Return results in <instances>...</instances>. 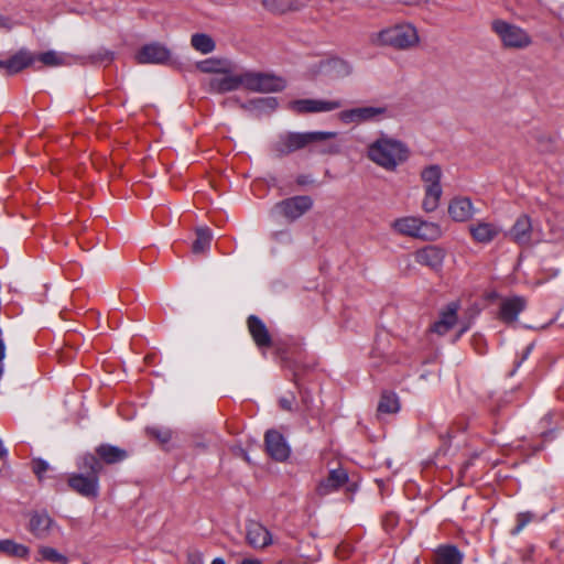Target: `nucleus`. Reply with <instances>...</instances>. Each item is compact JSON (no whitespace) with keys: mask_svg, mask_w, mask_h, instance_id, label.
<instances>
[{"mask_svg":"<svg viewBox=\"0 0 564 564\" xmlns=\"http://www.w3.org/2000/svg\"><path fill=\"white\" fill-rule=\"evenodd\" d=\"M469 328H470L469 322L462 323V327H460L459 332L457 333L455 340L459 339Z\"/></svg>","mask_w":564,"mask_h":564,"instance_id":"nucleus-42","label":"nucleus"},{"mask_svg":"<svg viewBox=\"0 0 564 564\" xmlns=\"http://www.w3.org/2000/svg\"><path fill=\"white\" fill-rule=\"evenodd\" d=\"M212 564H226V562H225L223 558L217 557V558H215V560L213 561V563H212Z\"/></svg>","mask_w":564,"mask_h":564,"instance_id":"nucleus-49","label":"nucleus"},{"mask_svg":"<svg viewBox=\"0 0 564 564\" xmlns=\"http://www.w3.org/2000/svg\"><path fill=\"white\" fill-rule=\"evenodd\" d=\"M530 350H531V346H529V347L527 348V352H525V355H528V354L530 352ZM525 357H527V356H524V358H525Z\"/></svg>","mask_w":564,"mask_h":564,"instance_id":"nucleus-51","label":"nucleus"},{"mask_svg":"<svg viewBox=\"0 0 564 564\" xmlns=\"http://www.w3.org/2000/svg\"><path fill=\"white\" fill-rule=\"evenodd\" d=\"M249 105L260 112H270L276 109L279 102L275 97H261L251 100Z\"/></svg>","mask_w":564,"mask_h":564,"instance_id":"nucleus-36","label":"nucleus"},{"mask_svg":"<svg viewBox=\"0 0 564 564\" xmlns=\"http://www.w3.org/2000/svg\"><path fill=\"white\" fill-rule=\"evenodd\" d=\"M86 474H73L68 478V486L85 498H97L99 495V475L102 470V463L94 454H85L78 464Z\"/></svg>","mask_w":564,"mask_h":564,"instance_id":"nucleus-2","label":"nucleus"},{"mask_svg":"<svg viewBox=\"0 0 564 564\" xmlns=\"http://www.w3.org/2000/svg\"><path fill=\"white\" fill-rule=\"evenodd\" d=\"M8 455V451L4 447L2 441L0 440V459L6 457Z\"/></svg>","mask_w":564,"mask_h":564,"instance_id":"nucleus-46","label":"nucleus"},{"mask_svg":"<svg viewBox=\"0 0 564 564\" xmlns=\"http://www.w3.org/2000/svg\"><path fill=\"white\" fill-rule=\"evenodd\" d=\"M262 6L270 12L283 14L289 11L299 10V0H261Z\"/></svg>","mask_w":564,"mask_h":564,"instance_id":"nucleus-28","label":"nucleus"},{"mask_svg":"<svg viewBox=\"0 0 564 564\" xmlns=\"http://www.w3.org/2000/svg\"><path fill=\"white\" fill-rule=\"evenodd\" d=\"M209 91L226 94L243 88V72L232 73L230 64L208 82Z\"/></svg>","mask_w":564,"mask_h":564,"instance_id":"nucleus-11","label":"nucleus"},{"mask_svg":"<svg viewBox=\"0 0 564 564\" xmlns=\"http://www.w3.org/2000/svg\"><path fill=\"white\" fill-rule=\"evenodd\" d=\"M147 433L158 440L161 444H166L172 438V432L169 429L160 427V426H152L147 429Z\"/></svg>","mask_w":564,"mask_h":564,"instance_id":"nucleus-37","label":"nucleus"},{"mask_svg":"<svg viewBox=\"0 0 564 564\" xmlns=\"http://www.w3.org/2000/svg\"><path fill=\"white\" fill-rule=\"evenodd\" d=\"M441 178L442 170L437 164L429 165L421 172V180L424 184L422 208L427 213L434 212L440 205L443 194Z\"/></svg>","mask_w":564,"mask_h":564,"instance_id":"nucleus-8","label":"nucleus"},{"mask_svg":"<svg viewBox=\"0 0 564 564\" xmlns=\"http://www.w3.org/2000/svg\"><path fill=\"white\" fill-rule=\"evenodd\" d=\"M473 239L479 243H489L501 232V228L492 223L478 221L469 226Z\"/></svg>","mask_w":564,"mask_h":564,"instance_id":"nucleus-23","label":"nucleus"},{"mask_svg":"<svg viewBox=\"0 0 564 564\" xmlns=\"http://www.w3.org/2000/svg\"><path fill=\"white\" fill-rule=\"evenodd\" d=\"M57 527L46 511H34L30 514L29 531L37 539H46Z\"/></svg>","mask_w":564,"mask_h":564,"instance_id":"nucleus-20","label":"nucleus"},{"mask_svg":"<svg viewBox=\"0 0 564 564\" xmlns=\"http://www.w3.org/2000/svg\"><path fill=\"white\" fill-rule=\"evenodd\" d=\"M249 333L256 345L260 348L271 346V336L265 324L256 315H250L247 321Z\"/></svg>","mask_w":564,"mask_h":564,"instance_id":"nucleus-25","label":"nucleus"},{"mask_svg":"<svg viewBox=\"0 0 564 564\" xmlns=\"http://www.w3.org/2000/svg\"><path fill=\"white\" fill-rule=\"evenodd\" d=\"M448 214L455 221H467L475 214V208L468 197H455L448 205Z\"/></svg>","mask_w":564,"mask_h":564,"instance_id":"nucleus-24","label":"nucleus"},{"mask_svg":"<svg viewBox=\"0 0 564 564\" xmlns=\"http://www.w3.org/2000/svg\"><path fill=\"white\" fill-rule=\"evenodd\" d=\"M279 402H280V405H281L282 409L291 410V408H292L291 400H289L286 398H281Z\"/></svg>","mask_w":564,"mask_h":564,"instance_id":"nucleus-43","label":"nucleus"},{"mask_svg":"<svg viewBox=\"0 0 564 564\" xmlns=\"http://www.w3.org/2000/svg\"><path fill=\"white\" fill-rule=\"evenodd\" d=\"M313 207V199L307 195L293 196L274 205L273 212L283 216L289 223L295 221Z\"/></svg>","mask_w":564,"mask_h":564,"instance_id":"nucleus-10","label":"nucleus"},{"mask_svg":"<svg viewBox=\"0 0 564 564\" xmlns=\"http://www.w3.org/2000/svg\"><path fill=\"white\" fill-rule=\"evenodd\" d=\"M36 56V61L42 62L46 66H57L63 63V57L54 51H47Z\"/></svg>","mask_w":564,"mask_h":564,"instance_id":"nucleus-38","label":"nucleus"},{"mask_svg":"<svg viewBox=\"0 0 564 564\" xmlns=\"http://www.w3.org/2000/svg\"><path fill=\"white\" fill-rule=\"evenodd\" d=\"M285 87V79L273 73L243 70V89L268 94L282 91Z\"/></svg>","mask_w":564,"mask_h":564,"instance_id":"nucleus-9","label":"nucleus"},{"mask_svg":"<svg viewBox=\"0 0 564 564\" xmlns=\"http://www.w3.org/2000/svg\"><path fill=\"white\" fill-rule=\"evenodd\" d=\"M246 540L253 549H264L272 543V535L262 523L249 520L246 523Z\"/></svg>","mask_w":564,"mask_h":564,"instance_id":"nucleus-17","label":"nucleus"},{"mask_svg":"<svg viewBox=\"0 0 564 564\" xmlns=\"http://www.w3.org/2000/svg\"><path fill=\"white\" fill-rule=\"evenodd\" d=\"M400 410L399 398L394 392L384 391L378 403L377 411L379 414H394Z\"/></svg>","mask_w":564,"mask_h":564,"instance_id":"nucleus-30","label":"nucleus"},{"mask_svg":"<svg viewBox=\"0 0 564 564\" xmlns=\"http://www.w3.org/2000/svg\"><path fill=\"white\" fill-rule=\"evenodd\" d=\"M337 117L344 124L360 126L391 120L395 113L391 106L379 104L345 109L339 111Z\"/></svg>","mask_w":564,"mask_h":564,"instance_id":"nucleus-4","label":"nucleus"},{"mask_svg":"<svg viewBox=\"0 0 564 564\" xmlns=\"http://www.w3.org/2000/svg\"><path fill=\"white\" fill-rule=\"evenodd\" d=\"M265 448L270 457L278 462H284L290 456V447L283 435L274 430H270L264 436Z\"/></svg>","mask_w":564,"mask_h":564,"instance_id":"nucleus-16","label":"nucleus"},{"mask_svg":"<svg viewBox=\"0 0 564 564\" xmlns=\"http://www.w3.org/2000/svg\"><path fill=\"white\" fill-rule=\"evenodd\" d=\"M527 307V301L524 297L513 295L503 297L499 304L498 318L505 324H512L517 322L518 316Z\"/></svg>","mask_w":564,"mask_h":564,"instance_id":"nucleus-14","label":"nucleus"},{"mask_svg":"<svg viewBox=\"0 0 564 564\" xmlns=\"http://www.w3.org/2000/svg\"><path fill=\"white\" fill-rule=\"evenodd\" d=\"M48 464L44 459L37 458L33 460L32 469L34 474L41 479L43 475L48 470Z\"/></svg>","mask_w":564,"mask_h":564,"instance_id":"nucleus-40","label":"nucleus"},{"mask_svg":"<svg viewBox=\"0 0 564 564\" xmlns=\"http://www.w3.org/2000/svg\"><path fill=\"white\" fill-rule=\"evenodd\" d=\"M341 107L339 100L297 99L289 104V108L296 113L329 112Z\"/></svg>","mask_w":564,"mask_h":564,"instance_id":"nucleus-12","label":"nucleus"},{"mask_svg":"<svg viewBox=\"0 0 564 564\" xmlns=\"http://www.w3.org/2000/svg\"><path fill=\"white\" fill-rule=\"evenodd\" d=\"M35 61V54L26 48H21L11 57L3 59L2 69L7 75H14L31 66Z\"/></svg>","mask_w":564,"mask_h":564,"instance_id":"nucleus-21","label":"nucleus"},{"mask_svg":"<svg viewBox=\"0 0 564 564\" xmlns=\"http://www.w3.org/2000/svg\"><path fill=\"white\" fill-rule=\"evenodd\" d=\"M410 155L411 151L406 143L384 132H380L367 148V158L389 172L405 163Z\"/></svg>","mask_w":564,"mask_h":564,"instance_id":"nucleus-1","label":"nucleus"},{"mask_svg":"<svg viewBox=\"0 0 564 564\" xmlns=\"http://www.w3.org/2000/svg\"><path fill=\"white\" fill-rule=\"evenodd\" d=\"M392 227L403 236L422 240H436L442 235L441 227L437 224L411 216L395 219Z\"/></svg>","mask_w":564,"mask_h":564,"instance_id":"nucleus-6","label":"nucleus"},{"mask_svg":"<svg viewBox=\"0 0 564 564\" xmlns=\"http://www.w3.org/2000/svg\"><path fill=\"white\" fill-rule=\"evenodd\" d=\"M170 57V50L160 43L147 44L137 54V59L141 64H164Z\"/></svg>","mask_w":564,"mask_h":564,"instance_id":"nucleus-19","label":"nucleus"},{"mask_svg":"<svg viewBox=\"0 0 564 564\" xmlns=\"http://www.w3.org/2000/svg\"><path fill=\"white\" fill-rule=\"evenodd\" d=\"M323 67L326 73L337 78L346 77L351 73L350 64L339 57L328 59Z\"/></svg>","mask_w":564,"mask_h":564,"instance_id":"nucleus-29","label":"nucleus"},{"mask_svg":"<svg viewBox=\"0 0 564 564\" xmlns=\"http://www.w3.org/2000/svg\"><path fill=\"white\" fill-rule=\"evenodd\" d=\"M348 481V474L343 468L332 469L328 476L321 480L316 487L319 496H327L341 488Z\"/></svg>","mask_w":564,"mask_h":564,"instance_id":"nucleus-22","label":"nucleus"},{"mask_svg":"<svg viewBox=\"0 0 564 564\" xmlns=\"http://www.w3.org/2000/svg\"><path fill=\"white\" fill-rule=\"evenodd\" d=\"M213 239V235L209 228L203 227L196 230V239L193 242L192 251L194 253H204L206 252Z\"/></svg>","mask_w":564,"mask_h":564,"instance_id":"nucleus-33","label":"nucleus"},{"mask_svg":"<svg viewBox=\"0 0 564 564\" xmlns=\"http://www.w3.org/2000/svg\"><path fill=\"white\" fill-rule=\"evenodd\" d=\"M191 564H203L200 556H193L191 558Z\"/></svg>","mask_w":564,"mask_h":564,"instance_id":"nucleus-48","label":"nucleus"},{"mask_svg":"<svg viewBox=\"0 0 564 564\" xmlns=\"http://www.w3.org/2000/svg\"><path fill=\"white\" fill-rule=\"evenodd\" d=\"M3 360H0V377L2 376L3 373V364H2Z\"/></svg>","mask_w":564,"mask_h":564,"instance_id":"nucleus-50","label":"nucleus"},{"mask_svg":"<svg viewBox=\"0 0 564 564\" xmlns=\"http://www.w3.org/2000/svg\"><path fill=\"white\" fill-rule=\"evenodd\" d=\"M96 454L100 463L104 462L108 465L123 462L128 457V453L124 449L110 444L99 445L96 448Z\"/></svg>","mask_w":564,"mask_h":564,"instance_id":"nucleus-26","label":"nucleus"},{"mask_svg":"<svg viewBox=\"0 0 564 564\" xmlns=\"http://www.w3.org/2000/svg\"><path fill=\"white\" fill-rule=\"evenodd\" d=\"M0 28L10 29L9 20L1 15H0Z\"/></svg>","mask_w":564,"mask_h":564,"instance_id":"nucleus-44","label":"nucleus"},{"mask_svg":"<svg viewBox=\"0 0 564 564\" xmlns=\"http://www.w3.org/2000/svg\"><path fill=\"white\" fill-rule=\"evenodd\" d=\"M36 561H47L51 563H58V564H67L68 558L59 553L56 549L52 546L41 545L37 550V557Z\"/></svg>","mask_w":564,"mask_h":564,"instance_id":"nucleus-35","label":"nucleus"},{"mask_svg":"<svg viewBox=\"0 0 564 564\" xmlns=\"http://www.w3.org/2000/svg\"><path fill=\"white\" fill-rule=\"evenodd\" d=\"M338 147L335 144L322 145L317 152L321 154H336L338 153Z\"/></svg>","mask_w":564,"mask_h":564,"instance_id":"nucleus-41","label":"nucleus"},{"mask_svg":"<svg viewBox=\"0 0 564 564\" xmlns=\"http://www.w3.org/2000/svg\"><path fill=\"white\" fill-rule=\"evenodd\" d=\"M242 564H262L259 560L256 558H245Z\"/></svg>","mask_w":564,"mask_h":564,"instance_id":"nucleus-47","label":"nucleus"},{"mask_svg":"<svg viewBox=\"0 0 564 564\" xmlns=\"http://www.w3.org/2000/svg\"><path fill=\"white\" fill-rule=\"evenodd\" d=\"M445 258V251L438 246L429 245L424 248L419 249L414 253L415 262L421 265H425L434 271L442 268Z\"/></svg>","mask_w":564,"mask_h":564,"instance_id":"nucleus-18","label":"nucleus"},{"mask_svg":"<svg viewBox=\"0 0 564 564\" xmlns=\"http://www.w3.org/2000/svg\"><path fill=\"white\" fill-rule=\"evenodd\" d=\"M417 30L410 23H399L377 33L376 43L397 50H408L419 44Z\"/></svg>","mask_w":564,"mask_h":564,"instance_id":"nucleus-5","label":"nucleus"},{"mask_svg":"<svg viewBox=\"0 0 564 564\" xmlns=\"http://www.w3.org/2000/svg\"><path fill=\"white\" fill-rule=\"evenodd\" d=\"M0 553L18 558H26L30 554V549L24 544L6 539L0 540Z\"/></svg>","mask_w":564,"mask_h":564,"instance_id":"nucleus-31","label":"nucleus"},{"mask_svg":"<svg viewBox=\"0 0 564 564\" xmlns=\"http://www.w3.org/2000/svg\"><path fill=\"white\" fill-rule=\"evenodd\" d=\"M337 135L336 131L284 132L272 144V150L280 156L303 149L313 151V147L317 143L335 139Z\"/></svg>","mask_w":564,"mask_h":564,"instance_id":"nucleus-3","label":"nucleus"},{"mask_svg":"<svg viewBox=\"0 0 564 564\" xmlns=\"http://www.w3.org/2000/svg\"><path fill=\"white\" fill-rule=\"evenodd\" d=\"M6 358V345L2 339H0V360Z\"/></svg>","mask_w":564,"mask_h":564,"instance_id":"nucleus-45","label":"nucleus"},{"mask_svg":"<svg viewBox=\"0 0 564 564\" xmlns=\"http://www.w3.org/2000/svg\"><path fill=\"white\" fill-rule=\"evenodd\" d=\"M459 303L451 302L448 303L438 315L437 321H435L430 330L440 336L447 334L458 322V313Z\"/></svg>","mask_w":564,"mask_h":564,"instance_id":"nucleus-15","label":"nucleus"},{"mask_svg":"<svg viewBox=\"0 0 564 564\" xmlns=\"http://www.w3.org/2000/svg\"><path fill=\"white\" fill-rule=\"evenodd\" d=\"M532 220L527 214L520 215L506 232V237L521 247L530 246L532 243Z\"/></svg>","mask_w":564,"mask_h":564,"instance_id":"nucleus-13","label":"nucleus"},{"mask_svg":"<svg viewBox=\"0 0 564 564\" xmlns=\"http://www.w3.org/2000/svg\"><path fill=\"white\" fill-rule=\"evenodd\" d=\"M230 63L226 59H219V58L212 57V58H207V59L198 62L196 64V67L202 73L214 74L216 76L220 72H224L225 68Z\"/></svg>","mask_w":564,"mask_h":564,"instance_id":"nucleus-34","label":"nucleus"},{"mask_svg":"<svg viewBox=\"0 0 564 564\" xmlns=\"http://www.w3.org/2000/svg\"><path fill=\"white\" fill-rule=\"evenodd\" d=\"M107 58H108L109 61H111L112 56H111V54H110V53H107Z\"/></svg>","mask_w":564,"mask_h":564,"instance_id":"nucleus-52","label":"nucleus"},{"mask_svg":"<svg viewBox=\"0 0 564 564\" xmlns=\"http://www.w3.org/2000/svg\"><path fill=\"white\" fill-rule=\"evenodd\" d=\"M192 47L202 53L209 54L215 51L216 43L213 37L206 33H195L191 36Z\"/></svg>","mask_w":564,"mask_h":564,"instance_id":"nucleus-32","label":"nucleus"},{"mask_svg":"<svg viewBox=\"0 0 564 564\" xmlns=\"http://www.w3.org/2000/svg\"><path fill=\"white\" fill-rule=\"evenodd\" d=\"M533 519V513L531 512H520L517 516V525L512 529L511 534H519Z\"/></svg>","mask_w":564,"mask_h":564,"instance_id":"nucleus-39","label":"nucleus"},{"mask_svg":"<svg viewBox=\"0 0 564 564\" xmlns=\"http://www.w3.org/2000/svg\"><path fill=\"white\" fill-rule=\"evenodd\" d=\"M463 554L455 545L440 546L435 553V564H462Z\"/></svg>","mask_w":564,"mask_h":564,"instance_id":"nucleus-27","label":"nucleus"},{"mask_svg":"<svg viewBox=\"0 0 564 564\" xmlns=\"http://www.w3.org/2000/svg\"><path fill=\"white\" fill-rule=\"evenodd\" d=\"M491 30L506 48L523 50L532 43L531 36L524 29L501 19L491 22Z\"/></svg>","mask_w":564,"mask_h":564,"instance_id":"nucleus-7","label":"nucleus"}]
</instances>
